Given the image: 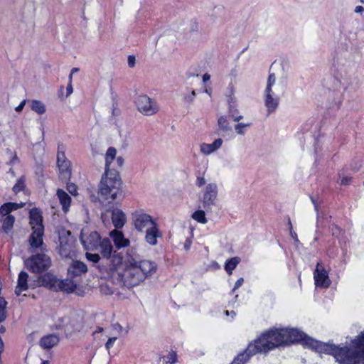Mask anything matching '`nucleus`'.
I'll return each mask as SVG.
<instances>
[{
	"label": "nucleus",
	"mask_w": 364,
	"mask_h": 364,
	"mask_svg": "<svg viewBox=\"0 0 364 364\" xmlns=\"http://www.w3.org/2000/svg\"><path fill=\"white\" fill-rule=\"evenodd\" d=\"M339 364H364V331L351 341L349 346L342 347L336 354Z\"/></svg>",
	"instance_id": "20e7f679"
},
{
	"label": "nucleus",
	"mask_w": 364,
	"mask_h": 364,
	"mask_svg": "<svg viewBox=\"0 0 364 364\" xmlns=\"http://www.w3.org/2000/svg\"><path fill=\"white\" fill-rule=\"evenodd\" d=\"M351 180L352 178L350 176L343 177L341 180V184L344 186L348 185L350 183Z\"/></svg>",
	"instance_id": "37998d69"
},
{
	"label": "nucleus",
	"mask_w": 364,
	"mask_h": 364,
	"mask_svg": "<svg viewBox=\"0 0 364 364\" xmlns=\"http://www.w3.org/2000/svg\"><path fill=\"white\" fill-rule=\"evenodd\" d=\"M1 222L2 223L3 230L8 233L13 228L15 222V218L13 215H6V217L1 218Z\"/></svg>",
	"instance_id": "cd10ccee"
},
{
	"label": "nucleus",
	"mask_w": 364,
	"mask_h": 364,
	"mask_svg": "<svg viewBox=\"0 0 364 364\" xmlns=\"http://www.w3.org/2000/svg\"><path fill=\"white\" fill-rule=\"evenodd\" d=\"M206 183L205 178L202 176H198L196 181V185L198 187H202Z\"/></svg>",
	"instance_id": "58836bf2"
},
{
	"label": "nucleus",
	"mask_w": 364,
	"mask_h": 364,
	"mask_svg": "<svg viewBox=\"0 0 364 364\" xmlns=\"http://www.w3.org/2000/svg\"><path fill=\"white\" fill-rule=\"evenodd\" d=\"M25 203H6L0 207V216L6 217V215H11L10 213L13 210H16L20 208L23 207Z\"/></svg>",
	"instance_id": "393cba45"
},
{
	"label": "nucleus",
	"mask_w": 364,
	"mask_h": 364,
	"mask_svg": "<svg viewBox=\"0 0 364 364\" xmlns=\"http://www.w3.org/2000/svg\"><path fill=\"white\" fill-rule=\"evenodd\" d=\"M210 79V75H208V73H205V74L203 75V82H207Z\"/></svg>",
	"instance_id": "3c124183"
},
{
	"label": "nucleus",
	"mask_w": 364,
	"mask_h": 364,
	"mask_svg": "<svg viewBox=\"0 0 364 364\" xmlns=\"http://www.w3.org/2000/svg\"><path fill=\"white\" fill-rule=\"evenodd\" d=\"M17 159H18L17 156H15L14 158V160H17Z\"/></svg>",
	"instance_id": "052dcab7"
},
{
	"label": "nucleus",
	"mask_w": 364,
	"mask_h": 364,
	"mask_svg": "<svg viewBox=\"0 0 364 364\" xmlns=\"http://www.w3.org/2000/svg\"><path fill=\"white\" fill-rule=\"evenodd\" d=\"M102 331H103V328H101V327H100V328H98V329L95 331V333H97V332H102Z\"/></svg>",
	"instance_id": "4d7b16f0"
},
{
	"label": "nucleus",
	"mask_w": 364,
	"mask_h": 364,
	"mask_svg": "<svg viewBox=\"0 0 364 364\" xmlns=\"http://www.w3.org/2000/svg\"><path fill=\"white\" fill-rule=\"evenodd\" d=\"M116 340H117V337H111L107 340V341L105 343V348L107 350H110V348L113 346Z\"/></svg>",
	"instance_id": "ea45409f"
},
{
	"label": "nucleus",
	"mask_w": 364,
	"mask_h": 364,
	"mask_svg": "<svg viewBox=\"0 0 364 364\" xmlns=\"http://www.w3.org/2000/svg\"><path fill=\"white\" fill-rule=\"evenodd\" d=\"M360 2L363 4V3H364V1H363V0H360Z\"/></svg>",
	"instance_id": "e2e57ef3"
},
{
	"label": "nucleus",
	"mask_w": 364,
	"mask_h": 364,
	"mask_svg": "<svg viewBox=\"0 0 364 364\" xmlns=\"http://www.w3.org/2000/svg\"><path fill=\"white\" fill-rule=\"evenodd\" d=\"M134 104L136 109L145 116H152L159 111L157 102L146 95L136 96Z\"/></svg>",
	"instance_id": "6e6552de"
},
{
	"label": "nucleus",
	"mask_w": 364,
	"mask_h": 364,
	"mask_svg": "<svg viewBox=\"0 0 364 364\" xmlns=\"http://www.w3.org/2000/svg\"><path fill=\"white\" fill-rule=\"evenodd\" d=\"M241 119H242V116L238 115L234 117V121L239 122Z\"/></svg>",
	"instance_id": "603ef678"
},
{
	"label": "nucleus",
	"mask_w": 364,
	"mask_h": 364,
	"mask_svg": "<svg viewBox=\"0 0 364 364\" xmlns=\"http://www.w3.org/2000/svg\"><path fill=\"white\" fill-rule=\"evenodd\" d=\"M314 279L316 287L327 288L331 284L328 272L319 263L317 264L314 272Z\"/></svg>",
	"instance_id": "4468645a"
},
{
	"label": "nucleus",
	"mask_w": 364,
	"mask_h": 364,
	"mask_svg": "<svg viewBox=\"0 0 364 364\" xmlns=\"http://www.w3.org/2000/svg\"><path fill=\"white\" fill-rule=\"evenodd\" d=\"M277 328H271L251 342L244 352L240 353L230 364H245L257 353H267L281 346Z\"/></svg>",
	"instance_id": "7ed1b4c3"
},
{
	"label": "nucleus",
	"mask_w": 364,
	"mask_h": 364,
	"mask_svg": "<svg viewBox=\"0 0 364 364\" xmlns=\"http://www.w3.org/2000/svg\"><path fill=\"white\" fill-rule=\"evenodd\" d=\"M67 320V318H63ZM84 327V321L82 317L77 316L70 318L63 326L66 336H70L74 333L80 332Z\"/></svg>",
	"instance_id": "9b49d317"
},
{
	"label": "nucleus",
	"mask_w": 364,
	"mask_h": 364,
	"mask_svg": "<svg viewBox=\"0 0 364 364\" xmlns=\"http://www.w3.org/2000/svg\"><path fill=\"white\" fill-rule=\"evenodd\" d=\"M279 338L282 346L302 342L306 347L319 353H326L333 355L336 360V354L340 353L342 347L329 343H323L307 336L302 331L296 328H277Z\"/></svg>",
	"instance_id": "f03ea898"
},
{
	"label": "nucleus",
	"mask_w": 364,
	"mask_h": 364,
	"mask_svg": "<svg viewBox=\"0 0 364 364\" xmlns=\"http://www.w3.org/2000/svg\"><path fill=\"white\" fill-rule=\"evenodd\" d=\"M117 150L114 147H109L105 154V172L110 173L111 171H117L115 170V158Z\"/></svg>",
	"instance_id": "f3484780"
},
{
	"label": "nucleus",
	"mask_w": 364,
	"mask_h": 364,
	"mask_svg": "<svg viewBox=\"0 0 364 364\" xmlns=\"http://www.w3.org/2000/svg\"><path fill=\"white\" fill-rule=\"evenodd\" d=\"M25 181H26V179H25V176H21L16 181V184L14 186L12 190L13 191L17 194L18 193H19L20 191H23L25 187H26V184H25Z\"/></svg>",
	"instance_id": "7c9ffc66"
},
{
	"label": "nucleus",
	"mask_w": 364,
	"mask_h": 364,
	"mask_svg": "<svg viewBox=\"0 0 364 364\" xmlns=\"http://www.w3.org/2000/svg\"><path fill=\"white\" fill-rule=\"evenodd\" d=\"M0 332L1 333H4L5 332V328L4 326H1L0 327Z\"/></svg>",
	"instance_id": "6e6d98bb"
},
{
	"label": "nucleus",
	"mask_w": 364,
	"mask_h": 364,
	"mask_svg": "<svg viewBox=\"0 0 364 364\" xmlns=\"http://www.w3.org/2000/svg\"><path fill=\"white\" fill-rule=\"evenodd\" d=\"M243 282H244V279L242 277L238 279L235 284V286L232 289V291H235L237 289L240 287L242 285Z\"/></svg>",
	"instance_id": "c03bdc74"
},
{
	"label": "nucleus",
	"mask_w": 364,
	"mask_h": 364,
	"mask_svg": "<svg viewBox=\"0 0 364 364\" xmlns=\"http://www.w3.org/2000/svg\"><path fill=\"white\" fill-rule=\"evenodd\" d=\"M30 225L32 228V233L28 238L30 252H34L40 249L44 251L43 247L44 226L43 225V218L39 210L32 209L30 211Z\"/></svg>",
	"instance_id": "39448f33"
},
{
	"label": "nucleus",
	"mask_w": 364,
	"mask_h": 364,
	"mask_svg": "<svg viewBox=\"0 0 364 364\" xmlns=\"http://www.w3.org/2000/svg\"><path fill=\"white\" fill-rule=\"evenodd\" d=\"M109 235L117 250L129 245V240L124 237V234L121 231L114 230L110 232Z\"/></svg>",
	"instance_id": "a211bd4d"
},
{
	"label": "nucleus",
	"mask_w": 364,
	"mask_h": 364,
	"mask_svg": "<svg viewBox=\"0 0 364 364\" xmlns=\"http://www.w3.org/2000/svg\"><path fill=\"white\" fill-rule=\"evenodd\" d=\"M59 342V338L55 334H50L43 337L40 340V346L43 349H50L56 346Z\"/></svg>",
	"instance_id": "b1692460"
},
{
	"label": "nucleus",
	"mask_w": 364,
	"mask_h": 364,
	"mask_svg": "<svg viewBox=\"0 0 364 364\" xmlns=\"http://www.w3.org/2000/svg\"><path fill=\"white\" fill-rule=\"evenodd\" d=\"M218 186L215 183L207 184L203 190V203L205 208L214 205L218 196Z\"/></svg>",
	"instance_id": "f8f14e48"
},
{
	"label": "nucleus",
	"mask_w": 364,
	"mask_h": 364,
	"mask_svg": "<svg viewBox=\"0 0 364 364\" xmlns=\"http://www.w3.org/2000/svg\"><path fill=\"white\" fill-rule=\"evenodd\" d=\"M77 71H78V69H77V68H73V69H72V70H71V73H72V75H73L75 72H77Z\"/></svg>",
	"instance_id": "5fc2aeb1"
},
{
	"label": "nucleus",
	"mask_w": 364,
	"mask_h": 364,
	"mask_svg": "<svg viewBox=\"0 0 364 364\" xmlns=\"http://www.w3.org/2000/svg\"><path fill=\"white\" fill-rule=\"evenodd\" d=\"M241 259L239 257H233L226 260L224 268L226 272L230 275L232 271L237 267L240 262Z\"/></svg>",
	"instance_id": "bb28decb"
},
{
	"label": "nucleus",
	"mask_w": 364,
	"mask_h": 364,
	"mask_svg": "<svg viewBox=\"0 0 364 364\" xmlns=\"http://www.w3.org/2000/svg\"><path fill=\"white\" fill-rule=\"evenodd\" d=\"M101 256L86 252L87 259L96 267L104 277H114L122 286L132 288L143 283L154 274L158 266L154 261L141 259L139 255L128 252L122 257L113 251L112 242L104 238L98 246Z\"/></svg>",
	"instance_id": "f257e3e1"
},
{
	"label": "nucleus",
	"mask_w": 364,
	"mask_h": 364,
	"mask_svg": "<svg viewBox=\"0 0 364 364\" xmlns=\"http://www.w3.org/2000/svg\"><path fill=\"white\" fill-rule=\"evenodd\" d=\"M121 184L118 171L105 173L100 185V194L105 200H114L119 193Z\"/></svg>",
	"instance_id": "423d86ee"
},
{
	"label": "nucleus",
	"mask_w": 364,
	"mask_h": 364,
	"mask_svg": "<svg viewBox=\"0 0 364 364\" xmlns=\"http://www.w3.org/2000/svg\"><path fill=\"white\" fill-rule=\"evenodd\" d=\"M87 272V265L80 261H74L68 269V272L74 277L80 276Z\"/></svg>",
	"instance_id": "5701e85b"
},
{
	"label": "nucleus",
	"mask_w": 364,
	"mask_h": 364,
	"mask_svg": "<svg viewBox=\"0 0 364 364\" xmlns=\"http://www.w3.org/2000/svg\"><path fill=\"white\" fill-rule=\"evenodd\" d=\"M51 265L50 257L44 252L38 253L25 261V266L32 272L41 273L46 271Z\"/></svg>",
	"instance_id": "0eeeda50"
},
{
	"label": "nucleus",
	"mask_w": 364,
	"mask_h": 364,
	"mask_svg": "<svg viewBox=\"0 0 364 364\" xmlns=\"http://www.w3.org/2000/svg\"><path fill=\"white\" fill-rule=\"evenodd\" d=\"M69 161L65 154V148L64 146L60 144L58 145V153H57V164H61L63 162H65Z\"/></svg>",
	"instance_id": "2f4dec72"
},
{
	"label": "nucleus",
	"mask_w": 364,
	"mask_h": 364,
	"mask_svg": "<svg viewBox=\"0 0 364 364\" xmlns=\"http://www.w3.org/2000/svg\"><path fill=\"white\" fill-rule=\"evenodd\" d=\"M124 164V159L122 156H118L115 158V170L117 171V168H121Z\"/></svg>",
	"instance_id": "a19ab883"
},
{
	"label": "nucleus",
	"mask_w": 364,
	"mask_h": 364,
	"mask_svg": "<svg viewBox=\"0 0 364 364\" xmlns=\"http://www.w3.org/2000/svg\"><path fill=\"white\" fill-rule=\"evenodd\" d=\"M265 99L264 104L269 113L274 112L278 107L279 98L277 96H274L272 90L268 92V90L264 91Z\"/></svg>",
	"instance_id": "2eb2a0df"
},
{
	"label": "nucleus",
	"mask_w": 364,
	"mask_h": 364,
	"mask_svg": "<svg viewBox=\"0 0 364 364\" xmlns=\"http://www.w3.org/2000/svg\"><path fill=\"white\" fill-rule=\"evenodd\" d=\"M112 220L117 229L122 228L126 222V215L122 210L114 209L112 212Z\"/></svg>",
	"instance_id": "4be33fe9"
},
{
	"label": "nucleus",
	"mask_w": 364,
	"mask_h": 364,
	"mask_svg": "<svg viewBox=\"0 0 364 364\" xmlns=\"http://www.w3.org/2000/svg\"><path fill=\"white\" fill-rule=\"evenodd\" d=\"M145 232L146 242L152 246L156 245L158 243V238L162 237V234L159 229L157 223L146 230Z\"/></svg>",
	"instance_id": "dca6fc26"
},
{
	"label": "nucleus",
	"mask_w": 364,
	"mask_h": 364,
	"mask_svg": "<svg viewBox=\"0 0 364 364\" xmlns=\"http://www.w3.org/2000/svg\"><path fill=\"white\" fill-rule=\"evenodd\" d=\"M164 358L165 364H174L177 362V354L174 351H171Z\"/></svg>",
	"instance_id": "f704fd0d"
},
{
	"label": "nucleus",
	"mask_w": 364,
	"mask_h": 364,
	"mask_svg": "<svg viewBox=\"0 0 364 364\" xmlns=\"http://www.w3.org/2000/svg\"><path fill=\"white\" fill-rule=\"evenodd\" d=\"M251 125L252 123H238L235 126V129L238 134L242 135L245 134L244 129L246 127H249Z\"/></svg>",
	"instance_id": "c9c22d12"
},
{
	"label": "nucleus",
	"mask_w": 364,
	"mask_h": 364,
	"mask_svg": "<svg viewBox=\"0 0 364 364\" xmlns=\"http://www.w3.org/2000/svg\"><path fill=\"white\" fill-rule=\"evenodd\" d=\"M80 241L85 250L93 251L98 249L102 240L97 231L88 232L85 229H82L80 233Z\"/></svg>",
	"instance_id": "1a4fd4ad"
},
{
	"label": "nucleus",
	"mask_w": 364,
	"mask_h": 364,
	"mask_svg": "<svg viewBox=\"0 0 364 364\" xmlns=\"http://www.w3.org/2000/svg\"><path fill=\"white\" fill-rule=\"evenodd\" d=\"M288 224H289V230H290V231H291V230H292V228H292V224H291V220H290V219H289V218Z\"/></svg>",
	"instance_id": "864d4df0"
},
{
	"label": "nucleus",
	"mask_w": 364,
	"mask_h": 364,
	"mask_svg": "<svg viewBox=\"0 0 364 364\" xmlns=\"http://www.w3.org/2000/svg\"><path fill=\"white\" fill-rule=\"evenodd\" d=\"M290 235L296 242L299 241L297 235H296V233L294 231L291 230L290 231Z\"/></svg>",
	"instance_id": "8fccbe9b"
},
{
	"label": "nucleus",
	"mask_w": 364,
	"mask_h": 364,
	"mask_svg": "<svg viewBox=\"0 0 364 364\" xmlns=\"http://www.w3.org/2000/svg\"><path fill=\"white\" fill-rule=\"evenodd\" d=\"M355 13H363L364 12V8L362 6H357L355 9Z\"/></svg>",
	"instance_id": "09e8293b"
},
{
	"label": "nucleus",
	"mask_w": 364,
	"mask_h": 364,
	"mask_svg": "<svg viewBox=\"0 0 364 364\" xmlns=\"http://www.w3.org/2000/svg\"><path fill=\"white\" fill-rule=\"evenodd\" d=\"M195 96H196V92L194 90H193L191 95L186 97L185 100L189 102H191L193 101Z\"/></svg>",
	"instance_id": "de8ad7c7"
},
{
	"label": "nucleus",
	"mask_w": 364,
	"mask_h": 364,
	"mask_svg": "<svg viewBox=\"0 0 364 364\" xmlns=\"http://www.w3.org/2000/svg\"><path fill=\"white\" fill-rule=\"evenodd\" d=\"M136 59L134 55H129L128 57V65L130 68H133L135 65Z\"/></svg>",
	"instance_id": "a18cd8bd"
},
{
	"label": "nucleus",
	"mask_w": 364,
	"mask_h": 364,
	"mask_svg": "<svg viewBox=\"0 0 364 364\" xmlns=\"http://www.w3.org/2000/svg\"><path fill=\"white\" fill-rule=\"evenodd\" d=\"M276 82V77L274 73L269 74L267 82V87L265 90H268V92L270 91V90H272V86L274 85Z\"/></svg>",
	"instance_id": "e433bc0d"
},
{
	"label": "nucleus",
	"mask_w": 364,
	"mask_h": 364,
	"mask_svg": "<svg viewBox=\"0 0 364 364\" xmlns=\"http://www.w3.org/2000/svg\"><path fill=\"white\" fill-rule=\"evenodd\" d=\"M231 315H235V313L234 311H232Z\"/></svg>",
	"instance_id": "680f3d73"
},
{
	"label": "nucleus",
	"mask_w": 364,
	"mask_h": 364,
	"mask_svg": "<svg viewBox=\"0 0 364 364\" xmlns=\"http://www.w3.org/2000/svg\"><path fill=\"white\" fill-rule=\"evenodd\" d=\"M69 83L68 84V86L66 87L67 96H69L73 92L72 86V73H70L69 75Z\"/></svg>",
	"instance_id": "79ce46f5"
},
{
	"label": "nucleus",
	"mask_w": 364,
	"mask_h": 364,
	"mask_svg": "<svg viewBox=\"0 0 364 364\" xmlns=\"http://www.w3.org/2000/svg\"><path fill=\"white\" fill-rule=\"evenodd\" d=\"M56 195L60 204L62 205L63 211L65 213H68L72 200L70 196L64 190L60 188L57 190Z\"/></svg>",
	"instance_id": "412c9836"
},
{
	"label": "nucleus",
	"mask_w": 364,
	"mask_h": 364,
	"mask_svg": "<svg viewBox=\"0 0 364 364\" xmlns=\"http://www.w3.org/2000/svg\"><path fill=\"white\" fill-rule=\"evenodd\" d=\"M222 144L221 139H215L212 144L202 143L200 145V152L205 155H209L220 149Z\"/></svg>",
	"instance_id": "aec40b11"
},
{
	"label": "nucleus",
	"mask_w": 364,
	"mask_h": 364,
	"mask_svg": "<svg viewBox=\"0 0 364 364\" xmlns=\"http://www.w3.org/2000/svg\"><path fill=\"white\" fill-rule=\"evenodd\" d=\"M28 274L21 271L18 276L17 285L15 289V294L19 296L21 292L26 291L28 289Z\"/></svg>",
	"instance_id": "6ab92c4d"
},
{
	"label": "nucleus",
	"mask_w": 364,
	"mask_h": 364,
	"mask_svg": "<svg viewBox=\"0 0 364 364\" xmlns=\"http://www.w3.org/2000/svg\"><path fill=\"white\" fill-rule=\"evenodd\" d=\"M218 123L219 128L223 132H228L231 129L229 125V122L227 119V117L225 116H221L220 117H219Z\"/></svg>",
	"instance_id": "473e14b6"
},
{
	"label": "nucleus",
	"mask_w": 364,
	"mask_h": 364,
	"mask_svg": "<svg viewBox=\"0 0 364 364\" xmlns=\"http://www.w3.org/2000/svg\"><path fill=\"white\" fill-rule=\"evenodd\" d=\"M26 103V100H23L15 109V110L17 112H20L23 110L25 105Z\"/></svg>",
	"instance_id": "49530a36"
},
{
	"label": "nucleus",
	"mask_w": 364,
	"mask_h": 364,
	"mask_svg": "<svg viewBox=\"0 0 364 364\" xmlns=\"http://www.w3.org/2000/svg\"><path fill=\"white\" fill-rule=\"evenodd\" d=\"M67 191L73 196H77V187L75 183H68L66 186Z\"/></svg>",
	"instance_id": "4c0bfd02"
},
{
	"label": "nucleus",
	"mask_w": 364,
	"mask_h": 364,
	"mask_svg": "<svg viewBox=\"0 0 364 364\" xmlns=\"http://www.w3.org/2000/svg\"><path fill=\"white\" fill-rule=\"evenodd\" d=\"M30 107L33 112L38 114H43L46 111L45 105L40 100H33L31 101Z\"/></svg>",
	"instance_id": "c85d7f7f"
},
{
	"label": "nucleus",
	"mask_w": 364,
	"mask_h": 364,
	"mask_svg": "<svg viewBox=\"0 0 364 364\" xmlns=\"http://www.w3.org/2000/svg\"><path fill=\"white\" fill-rule=\"evenodd\" d=\"M39 282L41 286L53 290L63 289V282L59 281L51 273H46L41 277Z\"/></svg>",
	"instance_id": "ddd939ff"
},
{
	"label": "nucleus",
	"mask_w": 364,
	"mask_h": 364,
	"mask_svg": "<svg viewBox=\"0 0 364 364\" xmlns=\"http://www.w3.org/2000/svg\"><path fill=\"white\" fill-rule=\"evenodd\" d=\"M6 304L7 302L6 300L4 298L0 297V323L4 321L6 318Z\"/></svg>",
	"instance_id": "72a5a7b5"
},
{
	"label": "nucleus",
	"mask_w": 364,
	"mask_h": 364,
	"mask_svg": "<svg viewBox=\"0 0 364 364\" xmlns=\"http://www.w3.org/2000/svg\"><path fill=\"white\" fill-rule=\"evenodd\" d=\"M133 222L134 228L139 232H145L156 223L151 215L141 210L136 211L133 214Z\"/></svg>",
	"instance_id": "9d476101"
},
{
	"label": "nucleus",
	"mask_w": 364,
	"mask_h": 364,
	"mask_svg": "<svg viewBox=\"0 0 364 364\" xmlns=\"http://www.w3.org/2000/svg\"><path fill=\"white\" fill-rule=\"evenodd\" d=\"M41 364H48V361L43 360V361H42Z\"/></svg>",
	"instance_id": "bf43d9fd"
},
{
	"label": "nucleus",
	"mask_w": 364,
	"mask_h": 364,
	"mask_svg": "<svg viewBox=\"0 0 364 364\" xmlns=\"http://www.w3.org/2000/svg\"><path fill=\"white\" fill-rule=\"evenodd\" d=\"M191 217L194 220L201 224H205L208 222L205 212L201 210L195 211Z\"/></svg>",
	"instance_id": "c756f323"
},
{
	"label": "nucleus",
	"mask_w": 364,
	"mask_h": 364,
	"mask_svg": "<svg viewBox=\"0 0 364 364\" xmlns=\"http://www.w3.org/2000/svg\"><path fill=\"white\" fill-rule=\"evenodd\" d=\"M57 165L58 167L59 176L60 178L65 181L69 180L72 174L70 161H68Z\"/></svg>",
	"instance_id": "a878e982"
},
{
	"label": "nucleus",
	"mask_w": 364,
	"mask_h": 364,
	"mask_svg": "<svg viewBox=\"0 0 364 364\" xmlns=\"http://www.w3.org/2000/svg\"><path fill=\"white\" fill-rule=\"evenodd\" d=\"M189 246H190V242L188 244H186L185 245L186 250H188L189 249Z\"/></svg>",
	"instance_id": "13d9d810"
}]
</instances>
